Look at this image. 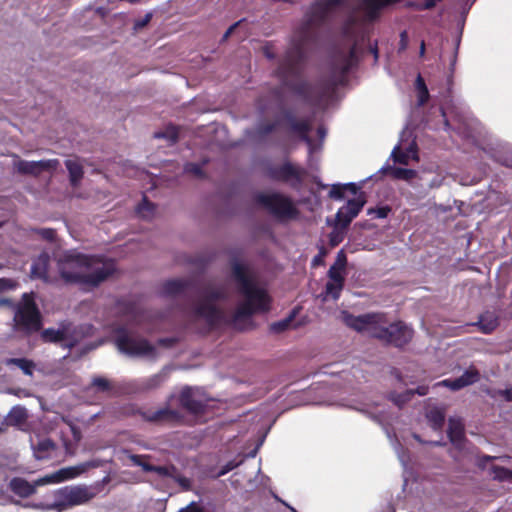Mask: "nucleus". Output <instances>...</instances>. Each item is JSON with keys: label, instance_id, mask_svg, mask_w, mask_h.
Returning a JSON list of instances; mask_svg holds the SVG:
<instances>
[{"label": "nucleus", "instance_id": "obj_21", "mask_svg": "<svg viewBox=\"0 0 512 512\" xmlns=\"http://www.w3.org/2000/svg\"><path fill=\"white\" fill-rule=\"evenodd\" d=\"M352 408L367 414L369 417L380 424L383 423V421L386 419L384 409H380L378 405L370 406L365 404L360 406H352Z\"/></svg>", "mask_w": 512, "mask_h": 512}, {"label": "nucleus", "instance_id": "obj_62", "mask_svg": "<svg viewBox=\"0 0 512 512\" xmlns=\"http://www.w3.org/2000/svg\"><path fill=\"white\" fill-rule=\"evenodd\" d=\"M424 52H425V44L424 42L421 43V47H420V55H424Z\"/></svg>", "mask_w": 512, "mask_h": 512}, {"label": "nucleus", "instance_id": "obj_17", "mask_svg": "<svg viewBox=\"0 0 512 512\" xmlns=\"http://www.w3.org/2000/svg\"><path fill=\"white\" fill-rule=\"evenodd\" d=\"M65 166L69 173V180L72 187H77L83 178L84 171L82 165L76 161L68 159L65 161Z\"/></svg>", "mask_w": 512, "mask_h": 512}, {"label": "nucleus", "instance_id": "obj_3", "mask_svg": "<svg viewBox=\"0 0 512 512\" xmlns=\"http://www.w3.org/2000/svg\"><path fill=\"white\" fill-rule=\"evenodd\" d=\"M341 321L348 327L365 333L370 337L401 347L413 337V330L403 322L388 323L382 314H365L354 316L341 311Z\"/></svg>", "mask_w": 512, "mask_h": 512}, {"label": "nucleus", "instance_id": "obj_63", "mask_svg": "<svg viewBox=\"0 0 512 512\" xmlns=\"http://www.w3.org/2000/svg\"><path fill=\"white\" fill-rule=\"evenodd\" d=\"M347 34H350L351 33V28L349 26L346 27V31H345Z\"/></svg>", "mask_w": 512, "mask_h": 512}, {"label": "nucleus", "instance_id": "obj_49", "mask_svg": "<svg viewBox=\"0 0 512 512\" xmlns=\"http://www.w3.org/2000/svg\"><path fill=\"white\" fill-rule=\"evenodd\" d=\"M151 18H152V13H150V12L146 13L145 16L143 17V19L135 21L134 30L138 31L141 28H143L144 26H146L148 24V22L151 20Z\"/></svg>", "mask_w": 512, "mask_h": 512}, {"label": "nucleus", "instance_id": "obj_45", "mask_svg": "<svg viewBox=\"0 0 512 512\" xmlns=\"http://www.w3.org/2000/svg\"><path fill=\"white\" fill-rule=\"evenodd\" d=\"M390 209L388 207H380L377 209H369L368 214L374 215L376 218L382 219L388 216Z\"/></svg>", "mask_w": 512, "mask_h": 512}, {"label": "nucleus", "instance_id": "obj_24", "mask_svg": "<svg viewBox=\"0 0 512 512\" xmlns=\"http://www.w3.org/2000/svg\"><path fill=\"white\" fill-rule=\"evenodd\" d=\"M41 338L44 342L58 343L66 340L67 335L64 330L47 328L42 331Z\"/></svg>", "mask_w": 512, "mask_h": 512}, {"label": "nucleus", "instance_id": "obj_26", "mask_svg": "<svg viewBox=\"0 0 512 512\" xmlns=\"http://www.w3.org/2000/svg\"><path fill=\"white\" fill-rule=\"evenodd\" d=\"M479 379L480 374L475 368L467 369L460 377L457 378L461 389L476 383Z\"/></svg>", "mask_w": 512, "mask_h": 512}, {"label": "nucleus", "instance_id": "obj_14", "mask_svg": "<svg viewBox=\"0 0 512 512\" xmlns=\"http://www.w3.org/2000/svg\"><path fill=\"white\" fill-rule=\"evenodd\" d=\"M50 265V256L47 253H41L31 265V277L49 282L48 269Z\"/></svg>", "mask_w": 512, "mask_h": 512}, {"label": "nucleus", "instance_id": "obj_11", "mask_svg": "<svg viewBox=\"0 0 512 512\" xmlns=\"http://www.w3.org/2000/svg\"><path fill=\"white\" fill-rule=\"evenodd\" d=\"M180 402L183 407L192 413H199L205 408V401L199 390L184 388L180 394Z\"/></svg>", "mask_w": 512, "mask_h": 512}, {"label": "nucleus", "instance_id": "obj_42", "mask_svg": "<svg viewBox=\"0 0 512 512\" xmlns=\"http://www.w3.org/2000/svg\"><path fill=\"white\" fill-rule=\"evenodd\" d=\"M436 386H444V387H447V388H449V389H451L453 391H457V390L461 389L457 378L456 379H445V380H443L441 382H438L436 384Z\"/></svg>", "mask_w": 512, "mask_h": 512}, {"label": "nucleus", "instance_id": "obj_8", "mask_svg": "<svg viewBox=\"0 0 512 512\" xmlns=\"http://www.w3.org/2000/svg\"><path fill=\"white\" fill-rule=\"evenodd\" d=\"M59 166L58 159H47L40 161H27L19 159L14 163V169L18 174L40 176L45 171H54Z\"/></svg>", "mask_w": 512, "mask_h": 512}, {"label": "nucleus", "instance_id": "obj_47", "mask_svg": "<svg viewBox=\"0 0 512 512\" xmlns=\"http://www.w3.org/2000/svg\"><path fill=\"white\" fill-rule=\"evenodd\" d=\"M330 197L333 199H343L344 198V189L341 185H334L329 193Z\"/></svg>", "mask_w": 512, "mask_h": 512}, {"label": "nucleus", "instance_id": "obj_36", "mask_svg": "<svg viewBox=\"0 0 512 512\" xmlns=\"http://www.w3.org/2000/svg\"><path fill=\"white\" fill-rule=\"evenodd\" d=\"M390 172L394 178L406 181H410L417 174L415 170L405 168H392Z\"/></svg>", "mask_w": 512, "mask_h": 512}, {"label": "nucleus", "instance_id": "obj_40", "mask_svg": "<svg viewBox=\"0 0 512 512\" xmlns=\"http://www.w3.org/2000/svg\"><path fill=\"white\" fill-rule=\"evenodd\" d=\"M37 234L46 241L54 242L56 240V230L52 228H40Z\"/></svg>", "mask_w": 512, "mask_h": 512}, {"label": "nucleus", "instance_id": "obj_29", "mask_svg": "<svg viewBox=\"0 0 512 512\" xmlns=\"http://www.w3.org/2000/svg\"><path fill=\"white\" fill-rule=\"evenodd\" d=\"M344 283L339 281H331L329 280L326 284L325 294L323 300H327L328 297H331L334 300H337L340 296V293L343 289Z\"/></svg>", "mask_w": 512, "mask_h": 512}, {"label": "nucleus", "instance_id": "obj_5", "mask_svg": "<svg viewBox=\"0 0 512 512\" xmlns=\"http://www.w3.org/2000/svg\"><path fill=\"white\" fill-rule=\"evenodd\" d=\"M80 474L76 467L62 468L50 475H46L34 483H30L21 477H15L10 482L12 492L22 498H27L36 492V487L50 483H60L69 479H73Z\"/></svg>", "mask_w": 512, "mask_h": 512}, {"label": "nucleus", "instance_id": "obj_15", "mask_svg": "<svg viewBox=\"0 0 512 512\" xmlns=\"http://www.w3.org/2000/svg\"><path fill=\"white\" fill-rule=\"evenodd\" d=\"M57 449V445L49 438H44L33 445L34 455L38 460L54 458L57 455Z\"/></svg>", "mask_w": 512, "mask_h": 512}, {"label": "nucleus", "instance_id": "obj_60", "mask_svg": "<svg viewBox=\"0 0 512 512\" xmlns=\"http://www.w3.org/2000/svg\"><path fill=\"white\" fill-rule=\"evenodd\" d=\"M64 446H65V449H66V453L73 454V452L70 450L71 443L69 441H64Z\"/></svg>", "mask_w": 512, "mask_h": 512}, {"label": "nucleus", "instance_id": "obj_46", "mask_svg": "<svg viewBox=\"0 0 512 512\" xmlns=\"http://www.w3.org/2000/svg\"><path fill=\"white\" fill-rule=\"evenodd\" d=\"M345 229L346 228H343V226H341L340 230L336 229L331 233L330 242L332 245H337L339 242H341L343 240V235H344Z\"/></svg>", "mask_w": 512, "mask_h": 512}, {"label": "nucleus", "instance_id": "obj_33", "mask_svg": "<svg viewBox=\"0 0 512 512\" xmlns=\"http://www.w3.org/2000/svg\"><path fill=\"white\" fill-rule=\"evenodd\" d=\"M155 213V207L147 200H143L142 204L138 206L136 214L143 219H150Z\"/></svg>", "mask_w": 512, "mask_h": 512}, {"label": "nucleus", "instance_id": "obj_10", "mask_svg": "<svg viewBox=\"0 0 512 512\" xmlns=\"http://www.w3.org/2000/svg\"><path fill=\"white\" fill-rule=\"evenodd\" d=\"M364 204L365 199L362 196L349 200L336 214L337 225L347 228L351 221L360 213Z\"/></svg>", "mask_w": 512, "mask_h": 512}, {"label": "nucleus", "instance_id": "obj_38", "mask_svg": "<svg viewBox=\"0 0 512 512\" xmlns=\"http://www.w3.org/2000/svg\"><path fill=\"white\" fill-rule=\"evenodd\" d=\"M293 129L301 134L303 140L306 141V143L309 147V150L311 152L312 151V142L306 134L307 130L309 129V124L307 122L297 123L293 126Z\"/></svg>", "mask_w": 512, "mask_h": 512}, {"label": "nucleus", "instance_id": "obj_28", "mask_svg": "<svg viewBox=\"0 0 512 512\" xmlns=\"http://www.w3.org/2000/svg\"><path fill=\"white\" fill-rule=\"evenodd\" d=\"M116 345L122 353H128V327L126 325L121 326L117 329Z\"/></svg>", "mask_w": 512, "mask_h": 512}, {"label": "nucleus", "instance_id": "obj_61", "mask_svg": "<svg viewBox=\"0 0 512 512\" xmlns=\"http://www.w3.org/2000/svg\"><path fill=\"white\" fill-rule=\"evenodd\" d=\"M441 182H442V180L432 181L430 184V187H438V186H440Z\"/></svg>", "mask_w": 512, "mask_h": 512}, {"label": "nucleus", "instance_id": "obj_20", "mask_svg": "<svg viewBox=\"0 0 512 512\" xmlns=\"http://www.w3.org/2000/svg\"><path fill=\"white\" fill-rule=\"evenodd\" d=\"M7 366H16L27 376H32L36 367L33 360L27 358H9L6 360Z\"/></svg>", "mask_w": 512, "mask_h": 512}, {"label": "nucleus", "instance_id": "obj_48", "mask_svg": "<svg viewBox=\"0 0 512 512\" xmlns=\"http://www.w3.org/2000/svg\"><path fill=\"white\" fill-rule=\"evenodd\" d=\"M168 414H172V412L165 409H159L148 416V419L151 421L162 420L166 418Z\"/></svg>", "mask_w": 512, "mask_h": 512}, {"label": "nucleus", "instance_id": "obj_44", "mask_svg": "<svg viewBox=\"0 0 512 512\" xmlns=\"http://www.w3.org/2000/svg\"><path fill=\"white\" fill-rule=\"evenodd\" d=\"M16 283L14 280L9 278H0V293L14 289Z\"/></svg>", "mask_w": 512, "mask_h": 512}, {"label": "nucleus", "instance_id": "obj_19", "mask_svg": "<svg viewBox=\"0 0 512 512\" xmlns=\"http://www.w3.org/2000/svg\"><path fill=\"white\" fill-rule=\"evenodd\" d=\"M130 356L152 355L153 347L145 340H135L130 337Z\"/></svg>", "mask_w": 512, "mask_h": 512}, {"label": "nucleus", "instance_id": "obj_22", "mask_svg": "<svg viewBox=\"0 0 512 512\" xmlns=\"http://www.w3.org/2000/svg\"><path fill=\"white\" fill-rule=\"evenodd\" d=\"M426 418L428 422L431 424L432 428L438 430L443 425L445 413L439 407H431L426 412Z\"/></svg>", "mask_w": 512, "mask_h": 512}, {"label": "nucleus", "instance_id": "obj_27", "mask_svg": "<svg viewBox=\"0 0 512 512\" xmlns=\"http://www.w3.org/2000/svg\"><path fill=\"white\" fill-rule=\"evenodd\" d=\"M415 90L417 92L418 106L424 105L429 99V92L421 75H418L416 78Z\"/></svg>", "mask_w": 512, "mask_h": 512}, {"label": "nucleus", "instance_id": "obj_1", "mask_svg": "<svg viewBox=\"0 0 512 512\" xmlns=\"http://www.w3.org/2000/svg\"><path fill=\"white\" fill-rule=\"evenodd\" d=\"M58 271L67 284L95 288L115 272V265L112 261L103 262L96 256L65 254L58 261Z\"/></svg>", "mask_w": 512, "mask_h": 512}, {"label": "nucleus", "instance_id": "obj_30", "mask_svg": "<svg viewBox=\"0 0 512 512\" xmlns=\"http://www.w3.org/2000/svg\"><path fill=\"white\" fill-rule=\"evenodd\" d=\"M184 287L185 283L180 279L169 280L163 285V293L166 295H174L181 292Z\"/></svg>", "mask_w": 512, "mask_h": 512}, {"label": "nucleus", "instance_id": "obj_35", "mask_svg": "<svg viewBox=\"0 0 512 512\" xmlns=\"http://www.w3.org/2000/svg\"><path fill=\"white\" fill-rule=\"evenodd\" d=\"M491 475L496 480L512 482V471L511 470H508V469H505L502 467H498V466H494L491 469Z\"/></svg>", "mask_w": 512, "mask_h": 512}, {"label": "nucleus", "instance_id": "obj_34", "mask_svg": "<svg viewBox=\"0 0 512 512\" xmlns=\"http://www.w3.org/2000/svg\"><path fill=\"white\" fill-rule=\"evenodd\" d=\"M155 138L165 139L169 143H174V142H176V140L178 138V131H177L176 127L169 126L164 131L156 132Z\"/></svg>", "mask_w": 512, "mask_h": 512}, {"label": "nucleus", "instance_id": "obj_32", "mask_svg": "<svg viewBox=\"0 0 512 512\" xmlns=\"http://www.w3.org/2000/svg\"><path fill=\"white\" fill-rule=\"evenodd\" d=\"M296 57L297 58L301 57L300 51L289 52L287 54L285 63L281 67V73L283 75H285L286 73H292V74L295 73L294 62H295Z\"/></svg>", "mask_w": 512, "mask_h": 512}, {"label": "nucleus", "instance_id": "obj_37", "mask_svg": "<svg viewBox=\"0 0 512 512\" xmlns=\"http://www.w3.org/2000/svg\"><path fill=\"white\" fill-rule=\"evenodd\" d=\"M341 1L342 0H324L320 3H317L315 9L317 11H320V15L318 18L323 17L324 13L332 9L334 6L338 5Z\"/></svg>", "mask_w": 512, "mask_h": 512}, {"label": "nucleus", "instance_id": "obj_56", "mask_svg": "<svg viewBox=\"0 0 512 512\" xmlns=\"http://www.w3.org/2000/svg\"><path fill=\"white\" fill-rule=\"evenodd\" d=\"M399 446H400V445H399V443H397V444L395 445V450H396V452H397V454H398V457H399L400 461H401L404 465H406V463H407V459L404 457V455H403L402 453H400V451H399V449H398V448H399Z\"/></svg>", "mask_w": 512, "mask_h": 512}, {"label": "nucleus", "instance_id": "obj_6", "mask_svg": "<svg viewBox=\"0 0 512 512\" xmlns=\"http://www.w3.org/2000/svg\"><path fill=\"white\" fill-rule=\"evenodd\" d=\"M96 496V490L87 486H66L55 494L54 508L59 511L88 503Z\"/></svg>", "mask_w": 512, "mask_h": 512}, {"label": "nucleus", "instance_id": "obj_51", "mask_svg": "<svg viewBox=\"0 0 512 512\" xmlns=\"http://www.w3.org/2000/svg\"><path fill=\"white\" fill-rule=\"evenodd\" d=\"M178 512H204L199 506L195 503L189 504L187 507L180 509Z\"/></svg>", "mask_w": 512, "mask_h": 512}, {"label": "nucleus", "instance_id": "obj_7", "mask_svg": "<svg viewBox=\"0 0 512 512\" xmlns=\"http://www.w3.org/2000/svg\"><path fill=\"white\" fill-rule=\"evenodd\" d=\"M257 200L274 215L281 218H291L296 214L293 203L280 194H261Z\"/></svg>", "mask_w": 512, "mask_h": 512}, {"label": "nucleus", "instance_id": "obj_52", "mask_svg": "<svg viewBox=\"0 0 512 512\" xmlns=\"http://www.w3.org/2000/svg\"><path fill=\"white\" fill-rule=\"evenodd\" d=\"M239 463H234V462H229L228 464H226L223 469L218 473V476H222L226 473H228L229 471H231L232 469H234L235 467L238 466Z\"/></svg>", "mask_w": 512, "mask_h": 512}, {"label": "nucleus", "instance_id": "obj_57", "mask_svg": "<svg viewBox=\"0 0 512 512\" xmlns=\"http://www.w3.org/2000/svg\"><path fill=\"white\" fill-rule=\"evenodd\" d=\"M240 22H237L235 23L234 25H232L226 32L225 34L223 35V39L226 40L230 35L231 33L233 32V30L239 25Z\"/></svg>", "mask_w": 512, "mask_h": 512}, {"label": "nucleus", "instance_id": "obj_25", "mask_svg": "<svg viewBox=\"0 0 512 512\" xmlns=\"http://www.w3.org/2000/svg\"><path fill=\"white\" fill-rule=\"evenodd\" d=\"M355 62V52L351 50L347 55H342L341 57L337 58L336 69L339 70L341 74H344L349 71Z\"/></svg>", "mask_w": 512, "mask_h": 512}, {"label": "nucleus", "instance_id": "obj_54", "mask_svg": "<svg viewBox=\"0 0 512 512\" xmlns=\"http://www.w3.org/2000/svg\"><path fill=\"white\" fill-rule=\"evenodd\" d=\"M185 170L188 171V172H193L196 175H199L200 172H201V169L198 166H195L193 164L187 165Z\"/></svg>", "mask_w": 512, "mask_h": 512}, {"label": "nucleus", "instance_id": "obj_4", "mask_svg": "<svg viewBox=\"0 0 512 512\" xmlns=\"http://www.w3.org/2000/svg\"><path fill=\"white\" fill-rule=\"evenodd\" d=\"M13 321L15 330L28 336L42 329L43 318L33 293L22 295L16 306Z\"/></svg>", "mask_w": 512, "mask_h": 512}, {"label": "nucleus", "instance_id": "obj_53", "mask_svg": "<svg viewBox=\"0 0 512 512\" xmlns=\"http://www.w3.org/2000/svg\"><path fill=\"white\" fill-rule=\"evenodd\" d=\"M343 189H344V191L347 190L351 194L356 195L359 188L357 187V185L355 183H348V184L343 185Z\"/></svg>", "mask_w": 512, "mask_h": 512}, {"label": "nucleus", "instance_id": "obj_13", "mask_svg": "<svg viewBox=\"0 0 512 512\" xmlns=\"http://www.w3.org/2000/svg\"><path fill=\"white\" fill-rule=\"evenodd\" d=\"M448 436L452 445L462 450L465 446L464 439V425L462 421L458 418H450L449 419V427H448Z\"/></svg>", "mask_w": 512, "mask_h": 512}, {"label": "nucleus", "instance_id": "obj_64", "mask_svg": "<svg viewBox=\"0 0 512 512\" xmlns=\"http://www.w3.org/2000/svg\"><path fill=\"white\" fill-rule=\"evenodd\" d=\"M403 132H406V133H405V135H404V137H405L407 134H408V137H411L410 132H408V131H406V130H404Z\"/></svg>", "mask_w": 512, "mask_h": 512}, {"label": "nucleus", "instance_id": "obj_59", "mask_svg": "<svg viewBox=\"0 0 512 512\" xmlns=\"http://www.w3.org/2000/svg\"><path fill=\"white\" fill-rule=\"evenodd\" d=\"M503 396L505 397V399L507 401H511L512 400V391L509 389L503 391Z\"/></svg>", "mask_w": 512, "mask_h": 512}, {"label": "nucleus", "instance_id": "obj_58", "mask_svg": "<svg viewBox=\"0 0 512 512\" xmlns=\"http://www.w3.org/2000/svg\"><path fill=\"white\" fill-rule=\"evenodd\" d=\"M317 132H318L319 138L321 140H323L325 138L326 133H327L325 128H323V127H319Z\"/></svg>", "mask_w": 512, "mask_h": 512}, {"label": "nucleus", "instance_id": "obj_9", "mask_svg": "<svg viewBox=\"0 0 512 512\" xmlns=\"http://www.w3.org/2000/svg\"><path fill=\"white\" fill-rule=\"evenodd\" d=\"M406 132H402L401 139L392 151V157L400 164L408 165L410 161H418L417 146L414 140L404 139Z\"/></svg>", "mask_w": 512, "mask_h": 512}, {"label": "nucleus", "instance_id": "obj_23", "mask_svg": "<svg viewBox=\"0 0 512 512\" xmlns=\"http://www.w3.org/2000/svg\"><path fill=\"white\" fill-rule=\"evenodd\" d=\"M477 325L481 332L489 334L498 326V320L494 314L486 313L480 317Z\"/></svg>", "mask_w": 512, "mask_h": 512}, {"label": "nucleus", "instance_id": "obj_16", "mask_svg": "<svg viewBox=\"0 0 512 512\" xmlns=\"http://www.w3.org/2000/svg\"><path fill=\"white\" fill-rule=\"evenodd\" d=\"M195 313L197 317L205 319L210 325L216 324L221 317V313L210 301L200 304Z\"/></svg>", "mask_w": 512, "mask_h": 512}, {"label": "nucleus", "instance_id": "obj_2", "mask_svg": "<svg viewBox=\"0 0 512 512\" xmlns=\"http://www.w3.org/2000/svg\"><path fill=\"white\" fill-rule=\"evenodd\" d=\"M233 276L244 297L235 312L233 324L235 328L245 330L250 327L251 316L254 313L269 309L270 299L266 290L257 283L255 275L244 263L239 261L233 263Z\"/></svg>", "mask_w": 512, "mask_h": 512}, {"label": "nucleus", "instance_id": "obj_43", "mask_svg": "<svg viewBox=\"0 0 512 512\" xmlns=\"http://www.w3.org/2000/svg\"><path fill=\"white\" fill-rule=\"evenodd\" d=\"M11 417H13L18 423H21L27 417L26 410L21 407L13 408L11 412Z\"/></svg>", "mask_w": 512, "mask_h": 512}, {"label": "nucleus", "instance_id": "obj_18", "mask_svg": "<svg viewBox=\"0 0 512 512\" xmlns=\"http://www.w3.org/2000/svg\"><path fill=\"white\" fill-rule=\"evenodd\" d=\"M428 392V387L426 386H420L416 390L408 389L402 394H390L391 401L397 405L398 407H401L403 404H405L407 401L411 399V397L417 393L420 396L426 395Z\"/></svg>", "mask_w": 512, "mask_h": 512}, {"label": "nucleus", "instance_id": "obj_31", "mask_svg": "<svg viewBox=\"0 0 512 512\" xmlns=\"http://www.w3.org/2000/svg\"><path fill=\"white\" fill-rule=\"evenodd\" d=\"M91 387L95 388L97 392H110L112 390L111 382L101 376L93 377Z\"/></svg>", "mask_w": 512, "mask_h": 512}, {"label": "nucleus", "instance_id": "obj_55", "mask_svg": "<svg viewBox=\"0 0 512 512\" xmlns=\"http://www.w3.org/2000/svg\"><path fill=\"white\" fill-rule=\"evenodd\" d=\"M77 342L75 340H64V343L62 346L67 349H72L74 346H76Z\"/></svg>", "mask_w": 512, "mask_h": 512}, {"label": "nucleus", "instance_id": "obj_50", "mask_svg": "<svg viewBox=\"0 0 512 512\" xmlns=\"http://www.w3.org/2000/svg\"><path fill=\"white\" fill-rule=\"evenodd\" d=\"M334 267H338L340 269H343L345 270V266H346V256L344 255V253L342 251H340L337 255V259L335 261V263L332 265Z\"/></svg>", "mask_w": 512, "mask_h": 512}, {"label": "nucleus", "instance_id": "obj_12", "mask_svg": "<svg viewBox=\"0 0 512 512\" xmlns=\"http://www.w3.org/2000/svg\"><path fill=\"white\" fill-rule=\"evenodd\" d=\"M141 468L145 472H155L159 477L162 478H174L175 469L171 466H151L146 463H142L140 457L130 456V467Z\"/></svg>", "mask_w": 512, "mask_h": 512}, {"label": "nucleus", "instance_id": "obj_41", "mask_svg": "<svg viewBox=\"0 0 512 512\" xmlns=\"http://www.w3.org/2000/svg\"><path fill=\"white\" fill-rule=\"evenodd\" d=\"M328 277L331 281H339L344 283V270L338 267L331 266L328 271Z\"/></svg>", "mask_w": 512, "mask_h": 512}, {"label": "nucleus", "instance_id": "obj_39", "mask_svg": "<svg viewBox=\"0 0 512 512\" xmlns=\"http://www.w3.org/2000/svg\"><path fill=\"white\" fill-rule=\"evenodd\" d=\"M294 314H295V312H293L286 319L273 323L271 325V329L275 332H281V331L288 329L291 326Z\"/></svg>", "mask_w": 512, "mask_h": 512}]
</instances>
